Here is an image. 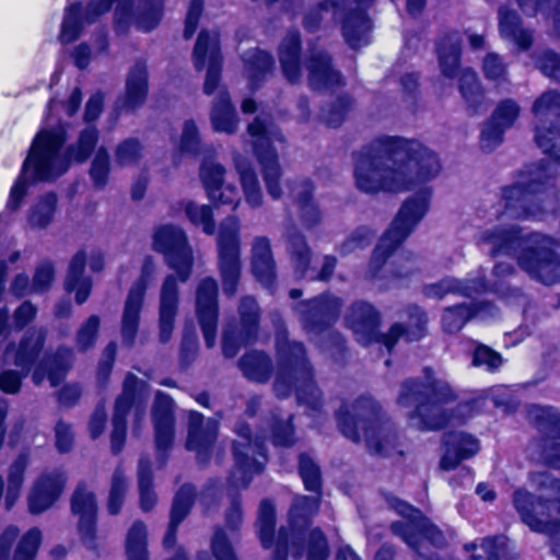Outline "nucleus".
Returning <instances> with one entry per match:
<instances>
[{"label":"nucleus","instance_id":"obj_59","mask_svg":"<svg viewBox=\"0 0 560 560\" xmlns=\"http://www.w3.org/2000/svg\"><path fill=\"white\" fill-rule=\"evenodd\" d=\"M459 90L463 97L470 106H477L481 102L482 92L476 72L469 69L462 72Z\"/></svg>","mask_w":560,"mask_h":560},{"label":"nucleus","instance_id":"obj_3","mask_svg":"<svg viewBox=\"0 0 560 560\" xmlns=\"http://www.w3.org/2000/svg\"><path fill=\"white\" fill-rule=\"evenodd\" d=\"M82 101L81 91L74 89L68 101L58 104L51 101L46 126L35 136L28 154L23 162L21 174L12 185L5 209L16 211L27 192L28 182H50L63 175L72 163L84 162L95 148L97 131L86 127L81 131L75 144L66 147V130L63 125H54L52 112L61 106L68 116H72Z\"/></svg>","mask_w":560,"mask_h":560},{"label":"nucleus","instance_id":"obj_28","mask_svg":"<svg viewBox=\"0 0 560 560\" xmlns=\"http://www.w3.org/2000/svg\"><path fill=\"white\" fill-rule=\"evenodd\" d=\"M444 444L445 452L440 464L444 470L455 469L462 460L476 455L479 451L478 441L463 432L448 433Z\"/></svg>","mask_w":560,"mask_h":560},{"label":"nucleus","instance_id":"obj_34","mask_svg":"<svg viewBox=\"0 0 560 560\" xmlns=\"http://www.w3.org/2000/svg\"><path fill=\"white\" fill-rule=\"evenodd\" d=\"M493 310L494 308L491 304L483 302L475 310L466 304L448 307L445 310L442 317L443 329L447 332H456L460 330L466 322L472 316H478L480 318L493 316Z\"/></svg>","mask_w":560,"mask_h":560},{"label":"nucleus","instance_id":"obj_22","mask_svg":"<svg viewBox=\"0 0 560 560\" xmlns=\"http://www.w3.org/2000/svg\"><path fill=\"white\" fill-rule=\"evenodd\" d=\"M66 476L60 469L40 475L33 483L28 497V510L39 514L49 509L60 497Z\"/></svg>","mask_w":560,"mask_h":560},{"label":"nucleus","instance_id":"obj_38","mask_svg":"<svg viewBox=\"0 0 560 560\" xmlns=\"http://www.w3.org/2000/svg\"><path fill=\"white\" fill-rule=\"evenodd\" d=\"M210 118L213 129L218 132L233 133L236 130L238 119L225 91H221L217 96Z\"/></svg>","mask_w":560,"mask_h":560},{"label":"nucleus","instance_id":"obj_39","mask_svg":"<svg viewBox=\"0 0 560 560\" xmlns=\"http://www.w3.org/2000/svg\"><path fill=\"white\" fill-rule=\"evenodd\" d=\"M147 68L142 62H137L129 71L126 80V93L124 105L127 108H136L143 103L147 96Z\"/></svg>","mask_w":560,"mask_h":560},{"label":"nucleus","instance_id":"obj_63","mask_svg":"<svg viewBox=\"0 0 560 560\" xmlns=\"http://www.w3.org/2000/svg\"><path fill=\"white\" fill-rule=\"evenodd\" d=\"M300 475L307 490L317 491L319 489L320 478L318 467L307 455H301L300 457Z\"/></svg>","mask_w":560,"mask_h":560},{"label":"nucleus","instance_id":"obj_42","mask_svg":"<svg viewBox=\"0 0 560 560\" xmlns=\"http://www.w3.org/2000/svg\"><path fill=\"white\" fill-rule=\"evenodd\" d=\"M56 209L57 196L52 192L43 195L28 211V224L35 229L47 228L54 220Z\"/></svg>","mask_w":560,"mask_h":560},{"label":"nucleus","instance_id":"obj_19","mask_svg":"<svg viewBox=\"0 0 560 560\" xmlns=\"http://www.w3.org/2000/svg\"><path fill=\"white\" fill-rule=\"evenodd\" d=\"M192 61L196 70H207L205 81V93H213L219 83L222 65L219 45V34L215 31H202L198 35L192 51Z\"/></svg>","mask_w":560,"mask_h":560},{"label":"nucleus","instance_id":"obj_10","mask_svg":"<svg viewBox=\"0 0 560 560\" xmlns=\"http://www.w3.org/2000/svg\"><path fill=\"white\" fill-rule=\"evenodd\" d=\"M338 423L342 433L353 440H361L359 427L368 448L381 455H392L396 436L376 417V405L370 398H362L353 406V413L339 411Z\"/></svg>","mask_w":560,"mask_h":560},{"label":"nucleus","instance_id":"obj_41","mask_svg":"<svg viewBox=\"0 0 560 560\" xmlns=\"http://www.w3.org/2000/svg\"><path fill=\"white\" fill-rule=\"evenodd\" d=\"M194 494V488L189 485L183 486L176 493L171 511L170 527L163 541L165 548H170L174 544L176 527L187 515Z\"/></svg>","mask_w":560,"mask_h":560},{"label":"nucleus","instance_id":"obj_11","mask_svg":"<svg viewBox=\"0 0 560 560\" xmlns=\"http://www.w3.org/2000/svg\"><path fill=\"white\" fill-rule=\"evenodd\" d=\"M451 397L448 386L440 381L428 377L427 385L416 382H407L398 398L400 406L417 404V413L421 419L423 428L435 430L443 428L450 420H446L443 407Z\"/></svg>","mask_w":560,"mask_h":560},{"label":"nucleus","instance_id":"obj_62","mask_svg":"<svg viewBox=\"0 0 560 560\" xmlns=\"http://www.w3.org/2000/svg\"><path fill=\"white\" fill-rule=\"evenodd\" d=\"M109 172V158L108 153L104 148H100L93 159L90 174L94 184L98 187H103L107 182Z\"/></svg>","mask_w":560,"mask_h":560},{"label":"nucleus","instance_id":"obj_15","mask_svg":"<svg viewBox=\"0 0 560 560\" xmlns=\"http://www.w3.org/2000/svg\"><path fill=\"white\" fill-rule=\"evenodd\" d=\"M153 248L164 255L167 265L175 270L182 282L188 280L192 252L180 228L171 224L158 228L153 234Z\"/></svg>","mask_w":560,"mask_h":560},{"label":"nucleus","instance_id":"obj_5","mask_svg":"<svg viewBox=\"0 0 560 560\" xmlns=\"http://www.w3.org/2000/svg\"><path fill=\"white\" fill-rule=\"evenodd\" d=\"M115 8V23L125 28L131 23L142 32L153 30L162 16V0H145L143 8L133 11L132 0H89L85 7L81 2L70 3L65 13L60 38L65 43L73 42L84 25Z\"/></svg>","mask_w":560,"mask_h":560},{"label":"nucleus","instance_id":"obj_16","mask_svg":"<svg viewBox=\"0 0 560 560\" xmlns=\"http://www.w3.org/2000/svg\"><path fill=\"white\" fill-rule=\"evenodd\" d=\"M393 508L405 518L402 522L393 524V532L400 536L412 549L420 553V546L424 542L434 546L443 544L442 533L418 510L398 499L393 501Z\"/></svg>","mask_w":560,"mask_h":560},{"label":"nucleus","instance_id":"obj_30","mask_svg":"<svg viewBox=\"0 0 560 560\" xmlns=\"http://www.w3.org/2000/svg\"><path fill=\"white\" fill-rule=\"evenodd\" d=\"M153 422L155 427V442L159 451L166 450L173 442V416L172 400L163 394L158 393L153 406Z\"/></svg>","mask_w":560,"mask_h":560},{"label":"nucleus","instance_id":"obj_49","mask_svg":"<svg viewBox=\"0 0 560 560\" xmlns=\"http://www.w3.org/2000/svg\"><path fill=\"white\" fill-rule=\"evenodd\" d=\"M459 50V42L456 35H451L439 44L440 67L445 77L452 78L455 74Z\"/></svg>","mask_w":560,"mask_h":560},{"label":"nucleus","instance_id":"obj_64","mask_svg":"<svg viewBox=\"0 0 560 560\" xmlns=\"http://www.w3.org/2000/svg\"><path fill=\"white\" fill-rule=\"evenodd\" d=\"M142 148L140 143L133 139L126 140L120 143L115 153V161L120 166L135 164L141 156Z\"/></svg>","mask_w":560,"mask_h":560},{"label":"nucleus","instance_id":"obj_23","mask_svg":"<svg viewBox=\"0 0 560 560\" xmlns=\"http://www.w3.org/2000/svg\"><path fill=\"white\" fill-rule=\"evenodd\" d=\"M224 167L212 161L205 160L200 166V178L208 198L219 205H231L233 209L240 202V192L235 186L223 184Z\"/></svg>","mask_w":560,"mask_h":560},{"label":"nucleus","instance_id":"obj_9","mask_svg":"<svg viewBox=\"0 0 560 560\" xmlns=\"http://www.w3.org/2000/svg\"><path fill=\"white\" fill-rule=\"evenodd\" d=\"M277 350L283 361L275 382L277 395L287 396L294 383L300 404L317 408L320 394L312 380L311 368L305 361L303 346L299 342H289L284 337L279 336Z\"/></svg>","mask_w":560,"mask_h":560},{"label":"nucleus","instance_id":"obj_6","mask_svg":"<svg viewBox=\"0 0 560 560\" xmlns=\"http://www.w3.org/2000/svg\"><path fill=\"white\" fill-rule=\"evenodd\" d=\"M530 481L542 492L538 501L524 489L514 492L513 504L522 521L534 532L552 538V551L560 560V482L548 472H533Z\"/></svg>","mask_w":560,"mask_h":560},{"label":"nucleus","instance_id":"obj_1","mask_svg":"<svg viewBox=\"0 0 560 560\" xmlns=\"http://www.w3.org/2000/svg\"><path fill=\"white\" fill-rule=\"evenodd\" d=\"M438 156L417 141L384 137L355 155L354 182L368 194L401 192L418 189L416 197L400 208L389 229L377 244L369 266L371 278L398 277L394 269V249L412 232L429 208V190L423 184L440 173Z\"/></svg>","mask_w":560,"mask_h":560},{"label":"nucleus","instance_id":"obj_46","mask_svg":"<svg viewBox=\"0 0 560 560\" xmlns=\"http://www.w3.org/2000/svg\"><path fill=\"white\" fill-rule=\"evenodd\" d=\"M339 310L340 302L336 298L325 295L312 300L307 304V311H304L306 313L304 314V322L308 323L314 319L328 323L330 318L335 317Z\"/></svg>","mask_w":560,"mask_h":560},{"label":"nucleus","instance_id":"obj_17","mask_svg":"<svg viewBox=\"0 0 560 560\" xmlns=\"http://www.w3.org/2000/svg\"><path fill=\"white\" fill-rule=\"evenodd\" d=\"M533 114L537 120L535 140L537 145L560 164V129L553 124L547 126L551 118L560 116V94L546 92L533 105Z\"/></svg>","mask_w":560,"mask_h":560},{"label":"nucleus","instance_id":"obj_24","mask_svg":"<svg viewBox=\"0 0 560 560\" xmlns=\"http://www.w3.org/2000/svg\"><path fill=\"white\" fill-rule=\"evenodd\" d=\"M218 422L212 419L203 420V417L195 411L188 416V438L186 447L196 453L199 462H207L214 448Z\"/></svg>","mask_w":560,"mask_h":560},{"label":"nucleus","instance_id":"obj_13","mask_svg":"<svg viewBox=\"0 0 560 560\" xmlns=\"http://www.w3.org/2000/svg\"><path fill=\"white\" fill-rule=\"evenodd\" d=\"M148 398V385L135 375H127L121 395L117 398L113 416L112 448L119 452L124 445L126 434V416L133 411L135 424L138 427L143 419L144 402Z\"/></svg>","mask_w":560,"mask_h":560},{"label":"nucleus","instance_id":"obj_26","mask_svg":"<svg viewBox=\"0 0 560 560\" xmlns=\"http://www.w3.org/2000/svg\"><path fill=\"white\" fill-rule=\"evenodd\" d=\"M72 513L79 517V533L88 548H94L96 502L92 492L79 486L71 502Z\"/></svg>","mask_w":560,"mask_h":560},{"label":"nucleus","instance_id":"obj_50","mask_svg":"<svg viewBox=\"0 0 560 560\" xmlns=\"http://www.w3.org/2000/svg\"><path fill=\"white\" fill-rule=\"evenodd\" d=\"M240 366L244 375L256 382H265L270 372L268 358L260 352H252L242 358Z\"/></svg>","mask_w":560,"mask_h":560},{"label":"nucleus","instance_id":"obj_27","mask_svg":"<svg viewBox=\"0 0 560 560\" xmlns=\"http://www.w3.org/2000/svg\"><path fill=\"white\" fill-rule=\"evenodd\" d=\"M530 417L549 430L544 444V462L560 468V413L549 407H535L530 411Z\"/></svg>","mask_w":560,"mask_h":560},{"label":"nucleus","instance_id":"obj_37","mask_svg":"<svg viewBox=\"0 0 560 560\" xmlns=\"http://www.w3.org/2000/svg\"><path fill=\"white\" fill-rule=\"evenodd\" d=\"M85 259L86 254L84 250H80L73 256L66 280V290L68 292H75V301L79 304L88 300L91 290L90 278L83 277Z\"/></svg>","mask_w":560,"mask_h":560},{"label":"nucleus","instance_id":"obj_51","mask_svg":"<svg viewBox=\"0 0 560 560\" xmlns=\"http://www.w3.org/2000/svg\"><path fill=\"white\" fill-rule=\"evenodd\" d=\"M126 552L129 560H148L147 557V529L136 522L127 533Z\"/></svg>","mask_w":560,"mask_h":560},{"label":"nucleus","instance_id":"obj_52","mask_svg":"<svg viewBox=\"0 0 560 560\" xmlns=\"http://www.w3.org/2000/svg\"><path fill=\"white\" fill-rule=\"evenodd\" d=\"M243 60L245 72L253 83L262 78L273 65L270 55L259 49L246 52Z\"/></svg>","mask_w":560,"mask_h":560},{"label":"nucleus","instance_id":"obj_36","mask_svg":"<svg viewBox=\"0 0 560 560\" xmlns=\"http://www.w3.org/2000/svg\"><path fill=\"white\" fill-rule=\"evenodd\" d=\"M253 273L259 282L268 287L275 277V265L270 244L265 237H257L253 244Z\"/></svg>","mask_w":560,"mask_h":560},{"label":"nucleus","instance_id":"obj_12","mask_svg":"<svg viewBox=\"0 0 560 560\" xmlns=\"http://www.w3.org/2000/svg\"><path fill=\"white\" fill-rule=\"evenodd\" d=\"M248 133L253 138L254 151L261 165L268 192L277 199L281 196V189L278 184L280 166L275 143L282 142V137L270 121L260 116L249 124Z\"/></svg>","mask_w":560,"mask_h":560},{"label":"nucleus","instance_id":"obj_7","mask_svg":"<svg viewBox=\"0 0 560 560\" xmlns=\"http://www.w3.org/2000/svg\"><path fill=\"white\" fill-rule=\"evenodd\" d=\"M318 509L315 497H299L289 513V528H281L276 542L272 541L275 528V508L269 501H262L259 506L257 527L261 545L265 548L275 546L271 560H285L290 551L293 557H301L306 538V527L310 517Z\"/></svg>","mask_w":560,"mask_h":560},{"label":"nucleus","instance_id":"obj_60","mask_svg":"<svg viewBox=\"0 0 560 560\" xmlns=\"http://www.w3.org/2000/svg\"><path fill=\"white\" fill-rule=\"evenodd\" d=\"M42 540L37 528L30 529L19 541L13 560H34Z\"/></svg>","mask_w":560,"mask_h":560},{"label":"nucleus","instance_id":"obj_56","mask_svg":"<svg viewBox=\"0 0 560 560\" xmlns=\"http://www.w3.org/2000/svg\"><path fill=\"white\" fill-rule=\"evenodd\" d=\"M288 243L295 272L299 277H303L310 261V249L303 237L293 233H288Z\"/></svg>","mask_w":560,"mask_h":560},{"label":"nucleus","instance_id":"obj_4","mask_svg":"<svg viewBox=\"0 0 560 560\" xmlns=\"http://www.w3.org/2000/svg\"><path fill=\"white\" fill-rule=\"evenodd\" d=\"M45 335L42 329H33L25 334L19 348H8L4 353V362L20 368L23 374L10 370L0 374V388L8 394H15L21 386L23 375L35 366L33 381L40 384L47 378L52 387L57 386L65 377L71 362L70 349H59L54 357L39 359Z\"/></svg>","mask_w":560,"mask_h":560},{"label":"nucleus","instance_id":"obj_32","mask_svg":"<svg viewBox=\"0 0 560 560\" xmlns=\"http://www.w3.org/2000/svg\"><path fill=\"white\" fill-rule=\"evenodd\" d=\"M177 302V283L173 276H168L163 282L160 298V338L162 341H166L171 337Z\"/></svg>","mask_w":560,"mask_h":560},{"label":"nucleus","instance_id":"obj_8","mask_svg":"<svg viewBox=\"0 0 560 560\" xmlns=\"http://www.w3.org/2000/svg\"><path fill=\"white\" fill-rule=\"evenodd\" d=\"M373 0H326L305 18V27L315 31L319 22L340 20L342 34L349 46L360 48L370 43L371 21L365 14Z\"/></svg>","mask_w":560,"mask_h":560},{"label":"nucleus","instance_id":"obj_61","mask_svg":"<svg viewBox=\"0 0 560 560\" xmlns=\"http://www.w3.org/2000/svg\"><path fill=\"white\" fill-rule=\"evenodd\" d=\"M501 355L486 347L483 345H479L476 347L472 355V364L475 366L483 368L489 372L497 371L502 365Z\"/></svg>","mask_w":560,"mask_h":560},{"label":"nucleus","instance_id":"obj_53","mask_svg":"<svg viewBox=\"0 0 560 560\" xmlns=\"http://www.w3.org/2000/svg\"><path fill=\"white\" fill-rule=\"evenodd\" d=\"M240 315L242 322V330L240 331V339L244 342H249L257 327L258 307L252 298H244L240 305Z\"/></svg>","mask_w":560,"mask_h":560},{"label":"nucleus","instance_id":"obj_47","mask_svg":"<svg viewBox=\"0 0 560 560\" xmlns=\"http://www.w3.org/2000/svg\"><path fill=\"white\" fill-rule=\"evenodd\" d=\"M518 5L526 14L541 12L547 20L553 23L555 33L560 36V0H517Z\"/></svg>","mask_w":560,"mask_h":560},{"label":"nucleus","instance_id":"obj_31","mask_svg":"<svg viewBox=\"0 0 560 560\" xmlns=\"http://www.w3.org/2000/svg\"><path fill=\"white\" fill-rule=\"evenodd\" d=\"M378 320L377 312L365 302L353 304L347 317L348 325L362 343H370L375 338Z\"/></svg>","mask_w":560,"mask_h":560},{"label":"nucleus","instance_id":"obj_54","mask_svg":"<svg viewBox=\"0 0 560 560\" xmlns=\"http://www.w3.org/2000/svg\"><path fill=\"white\" fill-rule=\"evenodd\" d=\"M25 467L26 459L24 456L19 457L10 467L4 498L7 509H11L20 497Z\"/></svg>","mask_w":560,"mask_h":560},{"label":"nucleus","instance_id":"obj_55","mask_svg":"<svg viewBox=\"0 0 560 560\" xmlns=\"http://www.w3.org/2000/svg\"><path fill=\"white\" fill-rule=\"evenodd\" d=\"M185 212L189 221L197 226H201L206 234L214 233L211 208L207 205H198L192 201L184 203Z\"/></svg>","mask_w":560,"mask_h":560},{"label":"nucleus","instance_id":"obj_57","mask_svg":"<svg viewBox=\"0 0 560 560\" xmlns=\"http://www.w3.org/2000/svg\"><path fill=\"white\" fill-rule=\"evenodd\" d=\"M198 560H236L234 551L223 529L215 530L211 540V552L200 553L198 556Z\"/></svg>","mask_w":560,"mask_h":560},{"label":"nucleus","instance_id":"obj_20","mask_svg":"<svg viewBox=\"0 0 560 560\" xmlns=\"http://www.w3.org/2000/svg\"><path fill=\"white\" fill-rule=\"evenodd\" d=\"M154 275V266L151 258H147L142 265L138 281L131 287L122 314L121 335L127 345H132L138 330L139 314L147 285Z\"/></svg>","mask_w":560,"mask_h":560},{"label":"nucleus","instance_id":"obj_45","mask_svg":"<svg viewBox=\"0 0 560 560\" xmlns=\"http://www.w3.org/2000/svg\"><path fill=\"white\" fill-rule=\"evenodd\" d=\"M234 162L241 177L246 201L252 207H258L261 203L262 194L255 172L240 156H235Z\"/></svg>","mask_w":560,"mask_h":560},{"label":"nucleus","instance_id":"obj_44","mask_svg":"<svg viewBox=\"0 0 560 560\" xmlns=\"http://www.w3.org/2000/svg\"><path fill=\"white\" fill-rule=\"evenodd\" d=\"M466 549L474 551L471 560H512L504 537L485 538L480 546L471 542Z\"/></svg>","mask_w":560,"mask_h":560},{"label":"nucleus","instance_id":"obj_21","mask_svg":"<svg viewBox=\"0 0 560 560\" xmlns=\"http://www.w3.org/2000/svg\"><path fill=\"white\" fill-rule=\"evenodd\" d=\"M218 285L214 279L206 278L197 288L196 312L208 347H212L217 336Z\"/></svg>","mask_w":560,"mask_h":560},{"label":"nucleus","instance_id":"obj_35","mask_svg":"<svg viewBox=\"0 0 560 560\" xmlns=\"http://www.w3.org/2000/svg\"><path fill=\"white\" fill-rule=\"evenodd\" d=\"M499 28L502 38L514 44L520 50L532 44V34L520 25V18L514 11L502 7L499 11Z\"/></svg>","mask_w":560,"mask_h":560},{"label":"nucleus","instance_id":"obj_40","mask_svg":"<svg viewBox=\"0 0 560 560\" xmlns=\"http://www.w3.org/2000/svg\"><path fill=\"white\" fill-rule=\"evenodd\" d=\"M300 37L296 32H290L281 43L279 58L285 78L294 82L301 75L300 66Z\"/></svg>","mask_w":560,"mask_h":560},{"label":"nucleus","instance_id":"obj_58","mask_svg":"<svg viewBox=\"0 0 560 560\" xmlns=\"http://www.w3.org/2000/svg\"><path fill=\"white\" fill-rule=\"evenodd\" d=\"M152 477L150 465L145 460H140L139 464V491L140 504L143 511H149L155 503V494L151 489Z\"/></svg>","mask_w":560,"mask_h":560},{"label":"nucleus","instance_id":"obj_33","mask_svg":"<svg viewBox=\"0 0 560 560\" xmlns=\"http://www.w3.org/2000/svg\"><path fill=\"white\" fill-rule=\"evenodd\" d=\"M308 81L313 89H329L341 82V75L330 67L328 56L323 51H313L307 61Z\"/></svg>","mask_w":560,"mask_h":560},{"label":"nucleus","instance_id":"obj_29","mask_svg":"<svg viewBox=\"0 0 560 560\" xmlns=\"http://www.w3.org/2000/svg\"><path fill=\"white\" fill-rule=\"evenodd\" d=\"M485 272L477 270L470 275L466 283L446 278L440 282L430 284L425 288V294L430 298L441 299L447 293H458L466 296H471L474 293H481L488 290V285L483 282Z\"/></svg>","mask_w":560,"mask_h":560},{"label":"nucleus","instance_id":"obj_2","mask_svg":"<svg viewBox=\"0 0 560 560\" xmlns=\"http://www.w3.org/2000/svg\"><path fill=\"white\" fill-rule=\"evenodd\" d=\"M556 173L538 166L512 186L502 189L500 200L491 208L489 221L499 223L478 235L477 243L493 256L513 257L521 268L545 284L560 281V258L555 253L556 242L533 233L521 236L512 220L542 221L559 208L560 186Z\"/></svg>","mask_w":560,"mask_h":560},{"label":"nucleus","instance_id":"obj_48","mask_svg":"<svg viewBox=\"0 0 560 560\" xmlns=\"http://www.w3.org/2000/svg\"><path fill=\"white\" fill-rule=\"evenodd\" d=\"M425 323V315L417 308L415 327L405 330L400 325H394L390 328L389 334L382 337L383 343L385 345L388 351H392L395 342L399 339H405L406 341L418 340L423 335Z\"/></svg>","mask_w":560,"mask_h":560},{"label":"nucleus","instance_id":"obj_14","mask_svg":"<svg viewBox=\"0 0 560 560\" xmlns=\"http://www.w3.org/2000/svg\"><path fill=\"white\" fill-rule=\"evenodd\" d=\"M240 224L236 217L226 218L219 228L218 249L219 267L223 292L232 296L240 278Z\"/></svg>","mask_w":560,"mask_h":560},{"label":"nucleus","instance_id":"obj_25","mask_svg":"<svg viewBox=\"0 0 560 560\" xmlns=\"http://www.w3.org/2000/svg\"><path fill=\"white\" fill-rule=\"evenodd\" d=\"M518 114L520 107L514 101L505 100L501 102L491 119L481 130V148L486 151L497 148L502 142L504 131L514 124Z\"/></svg>","mask_w":560,"mask_h":560},{"label":"nucleus","instance_id":"obj_18","mask_svg":"<svg viewBox=\"0 0 560 560\" xmlns=\"http://www.w3.org/2000/svg\"><path fill=\"white\" fill-rule=\"evenodd\" d=\"M249 429L245 425L237 430V434L245 441L234 445L235 469L231 476L235 487H246L252 477L262 470L266 464V455L258 439L250 440Z\"/></svg>","mask_w":560,"mask_h":560},{"label":"nucleus","instance_id":"obj_43","mask_svg":"<svg viewBox=\"0 0 560 560\" xmlns=\"http://www.w3.org/2000/svg\"><path fill=\"white\" fill-rule=\"evenodd\" d=\"M311 184L302 182L291 189V196L298 202L300 217L306 228H311L319 221L320 214L311 199Z\"/></svg>","mask_w":560,"mask_h":560}]
</instances>
